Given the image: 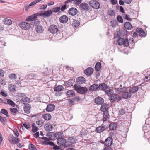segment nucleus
<instances>
[{
    "instance_id": "1",
    "label": "nucleus",
    "mask_w": 150,
    "mask_h": 150,
    "mask_svg": "<svg viewBox=\"0 0 150 150\" xmlns=\"http://www.w3.org/2000/svg\"><path fill=\"white\" fill-rule=\"evenodd\" d=\"M73 88L78 93L81 94H85L88 91L87 88L81 87L79 85L75 84L73 86Z\"/></svg>"
},
{
    "instance_id": "2",
    "label": "nucleus",
    "mask_w": 150,
    "mask_h": 150,
    "mask_svg": "<svg viewBox=\"0 0 150 150\" xmlns=\"http://www.w3.org/2000/svg\"><path fill=\"white\" fill-rule=\"evenodd\" d=\"M117 42L119 46L123 45L125 47H127L129 45V42L127 38L124 39L123 38L119 37Z\"/></svg>"
},
{
    "instance_id": "3",
    "label": "nucleus",
    "mask_w": 150,
    "mask_h": 150,
    "mask_svg": "<svg viewBox=\"0 0 150 150\" xmlns=\"http://www.w3.org/2000/svg\"><path fill=\"white\" fill-rule=\"evenodd\" d=\"M89 4L90 6L93 8L97 9L100 8V3L96 1H90L89 2Z\"/></svg>"
},
{
    "instance_id": "4",
    "label": "nucleus",
    "mask_w": 150,
    "mask_h": 150,
    "mask_svg": "<svg viewBox=\"0 0 150 150\" xmlns=\"http://www.w3.org/2000/svg\"><path fill=\"white\" fill-rule=\"evenodd\" d=\"M20 28L25 30H28L30 28V23L26 22H23L21 23L20 24Z\"/></svg>"
},
{
    "instance_id": "5",
    "label": "nucleus",
    "mask_w": 150,
    "mask_h": 150,
    "mask_svg": "<svg viewBox=\"0 0 150 150\" xmlns=\"http://www.w3.org/2000/svg\"><path fill=\"white\" fill-rule=\"evenodd\" d=\"M79 8L80 10L88 11L90 10V8L88 4L83 2L81 3L79 6Z\"/></svg>"
},
{
    "instance_id": "6",
    "label": "nucleus",
    "mask_w": 150,
    "mask_h": 150,
    "mask_svg": "<svg viewBox=\"0 0 150 150\" xmlns=\"http://www.w3.org/2000/svg\"><path fill=\"white\" fill-rule=\"evenodd\" d=\"M49 30L52 34H55L59 31L57 26L54 25H51L49 27Z\"/></svg>"
},
{
    "instance_id": "7",
    "label": "nucleus",
    "mask_w": 150,
    "mask_h": 150,
    "mask_svg": "<svg viewBox=\"0 0 150 150\" xmlns=\"http://www.w3.org/2000/svg\"><path fill=\"white\" fill-rule=\"evenodd\" d=\"M57 141L58 145L60 146H64L67 143L66 140L63 137L57 139Z\"/></svg>"
},
{
    "instance_id": "8",
    "label": "nucleus",
    "mask_w": 150,
    "mask_h": 150,
    "mask_svg": "<svg viewBox=\"0 0 150 150\" xmlns=\"http://www.w3.org/2000/svg\"><path fill=\"white\" fill-rule=\"evenodd\" d=\"M113 139L112 137H108L104 141L105 145L109 147L112 143Z\"/></svg>"
},
{
    "instance_id": "9",
    "label": "nucleus",
    "mask_w": 150,
    "mask_h": 150,
    "mask_svg": "<svg viewBox=\"0 0 150 150\" xmlns=\"http://www.w3.org/2000/svg\"><path fill=\"white\" fill-rule=\"evenodd\" d=\"M94 102L97 104L102 105L103 104L104 100L101 97L98 96L95 99Z\"/></svg>"
},
{
    "instance_id": "10",
    "label": "nucleus",
    "mask_w": 150,
    "mask_h": 150,
    "mask_svg": "<svg viewBox=\"0 0 150 150\" xmlns=\"http://www.w3.org/2000/svg\"><path fill=\"white\" fill-rule=\"evenodd\" d=\"M106 128L105 126H100L96 128L95 131L97 133H100L106 130Z\"/></svg>"
},
{
    "instance_id": "11",
    "label": "nucleus",
    "mask_w": 150,
    "mask_h": 150,
    "mask_svg": "<svg viewBox=\"0 0 150 150\" xmlns=\"http://www.w3.org/2000/svg\"><path fill=\"white\" fill-rule=\"evenodd\" d=\"M31 108V105L28 103L24 104V110L27 114H29Z\"/></svg>"
},
{
    "instance_id": "12",
    "label": "nucleus",
    "mask_w": 150,
    "mask_h": 150,
    "mask_svg": "<svg viewBox=\"0 0 150 150\" xmlns=\"http://www.w3.org/2000/svg\"><path fill=\"white\" fill-rule=\"evenodd\" d=\"M76 82L78 84L84 83L86 82V79L83 77L80 76L76 79Z\"/></svg>"
},
{
    "instance_id": "13",
    "label": "nucleus",
    "mask_w": 150,
    "mask_h": 150,
    "mask_svg": "<svg viewBox=\"0 0 150 150\" xmlns=\"http://www.w3.org/2000/svg\"><path fill=\"white\" fill-rule=\"evenodd\" d=\"M55 108V106L54 104H49L47 106L45 110L47 112H51L54 110Z\"/></svg>"
},
{
    "instance_id": "14",
    "label": "nucleus",
    "mask_w": 150,
    "mask_h": 150,
    "mask_svg": "<svg viewBox=\"0 0 150 150\" xmlns=\"http://www.w3.org/2000/svg\"><path fill=\"white\" fill-rule=\"evenodd\" d=\"M77 12L78 11L77 9L74 7L70 8L68 11L69 14L72 16L76 15Z\"/></svg>"
},
{
    "instance_id": "15",
    "label": "nucleus",
    "mask_w": 150,
    "mask_h": 150,
    "mask_svg": "<svg viewBox=\"0 0 150 150\" xmlns=\"http://www.w3.org/2000/svg\"><path fill=\"white\" fill-rule=\"evenodd\" d=\"M99 90H101L104 91H105L108 88V86L107 84L104 83H102L98 86Z\"/></svg>"
},
{
    "instance_id": "16",
    "label": "nucleus",
    "mask_w": 150,
    "mask_h": 150,
    "mask_svg": "<svg viewBox=\"0 0 150 150\" xmlns=\"http://www.w3.org/2000/svg\"><path fill=\"white\" fill-rule=\"evenodd\" d=\"M59 21L61 23H66L68 20V17L65 15L61 16L59 18Z\"/></svg>"
},
{
    "instance_id": "17",
    "label": "nucleus",
    "mask_w": 150,
    "mask_h": 150,
    "mask_svg": "<svg viewBox=\"0 0 150 150\" xmlns=\"http://www.w3.org/2000/svg\"><path fill=\"white\" fill-rule=\"evenodd\" d=\"M136 31L138 33L139 36L145 37L146 34L145 32L141 28H137Z\"/></svg>"
},
{
    "instance_id": "18",
    "label": "nucleus",
    "mask_w": 150,
    "mask_h": 150,
    "mask_svg": "<svg viewBox=\"0 0 150 150\" xmlns=\"http://www.w3.org/2000/svg\"><path fill=\"white\" fill-rule=\"evenodd\" d=\"M99 90L98 86L96 84H94L91 85L89 88V90L91 91H96Z\"/></svg>"
},
{
    "instance_id": "19",
    "label": "nucleus",
    "mask_w": 150,
    "mask_h": 150,
    "mask_svg": "<svg viewBox=\"0 0 150 150\" xmlns=\"http://www.w3.org/2000/svg\"><path fill=\"white\" fill-rule=\"evenodd\" d=\"M126 89V87L123 86L121 85H120L118 87L117 86L115 88V89L119 92L124 91Z\"/></svg>"
},
{
    "instance_id": "20",
    "label": "nucleus",
    "mask_w": 150,
    "mask_h": 150,
    "mask_svg": "<svg viewBox=\"0 0 150 150\" xmlns=\"http://www.w3.org/2000/svg\"><path fill=\"white\" fill-rule=\"evenodd\" d=\"M93 72V69L91 67H89L86 69L84 71L85 74L88 76L92 74Z\"/></svg>"
},
{
    "instance_id": "21",
    "label": "nucleus",
    "mask_w": 150,
    "mask_h": 150,
    "mask_svg": "<svg viewBox=\"0 0 150 150\" xmlns=\"http://www.w3.org/2000/svg\"><path fill=\"white\" fill-rule=\"evenodd\" d=\"M132 95L131 93L129 91L124 92L122 95V97L123 98L125 99H127L129 98Z\"/></svg>"
},
{
    "instance_id": "22",
    "label": "nucleus",
    "mask_w": 150,
    "mask_h": 150,
    "mask_svg": "<svg viewBox=\"0 0 150 150\" xmlns=\"http://www.w3.org/2000/svg\"><path fill=\"white\" fill-rule=\"evenodd\" d=\"M109 105L106 103H103L102 104L100 110L101 111L103 112H106L108 108Z\"/></svg>"
},
{
    "instance_id": "23",
    "label": "nucleus",
    "mask_w": 150,
    "mask_h": 150,
    "mask_svg": "<svg viewBox=\"0 0 150 150\" xmlns=\"http://www.w3.org/2000/svg\"><path fill=\"white\" fill-rule=\"evenodd\" d=\"M37 15L34 14L27 17L26 19V21H33L37 18Z\"/></svg>"
},
{
    "instance_id": "24",
    "label": "nucleus",
    "mask_w": 150,
    "mask_h": 150,
    "mask_svg": "<svg viewBox=\"0 0 150 150\" xmlns=\"http://www.w3.org/2000/svg\"><path fill=\"white\" fill-rule=\"evenodd\" d=\"M36 31L38 33H41L43 32L44 29L43 27L40 25H37L35 28Z\"/></svg>"
},
{
    "instance_id": "25",
    "label": "nucleus",
    "mask_w": 150,
    "mask_h": 150,
    "mask_svg": "<svg viewBox=\"0 0 150 150\" xmlns=\"http://www.w3.org/2000/svg\"><path fill=\"white\" fill-rule=\"evenodd\" d=\"M74 81L72 80H69L66 81L64 83V85L67 87L72 86L74 83Z\"/></svg>"
},
{
    "instance_id": "26",
    "label": "nucleus",
    "mask_w": 150,
    "mask_h": 150,
    "mask_svg": "<svg viewBox=\"0 0 150 150\" xmlns=\"http://www.w3.org/2000/svg\"><path fill=\"white\" fill-rule=\"evenodd\" d=\"M138 90V87L137 86H134L129 88V91L131 93H134L137 92Z\"/></svg>"
},
{
    "instance_id": "27",
    "label": "nucleus",
    "mask_w": 150,
    "mask_h": 150,
    "mask_svg": "<svg viewBox=\"0 0 150 150\" xmlns=\"http://www.w3.org/2000/svg\"><path fill=\"white\" fill-rule=\"evenodd\" d=\"M52 13L53 11L52 10H49L44 12L42 15L44 16L45 17H47L50 16L52 14Z\"/></svg>"
},
{
    "instance_id": "28",
    "label": "nucleus",
    "mask_w": 150,
    "mask_h": 150,
    "mask_svg": "<svg viewBox=\"0 0 150 150\" xmlns=\"http://www.w3.org/2000/svg\"><path fill=\"white\" fill-rule=\"evenodd\" d=\"M132 25L129 22H126L124 24V27L127 30H130L132 28Z\"/></svg>"
},
{
    "instance_id": "29",
    "label": "nucleus",
    "mask_w": 150,
    "mask_h": 150,
    "mask_svg": "<svg viewBox=\"0 0 150 150\" xmlns=\"http://www.w3.org/2000/svg\"><path fill=\"white\" fill-rule=\"evenodd\" d=\"M117 99V96L116 94H112L109 98L110 102L111 103L114 102Z\"/></svg>"
},
{
    "instance_id": "30",
    "label": "nucleus",
    "mask_w": 150,
    "mask_h": 150,
    "mask_svg": "<svg viewBox=\"0 0 150 150\" xmlns=\"http://www.w3.org/2000/svg\"><path fill=\"white\" fill-rule=\"evenodd\" d=\"M66 94L68 97H73L75 96L74 92L72 90H68L66 92Z\"/></svg>"
},
{
    "instance_id": "31",
    "label": "nucleus",
    "mask_w": 150,
    "mask_h": 150,
    "mask_svg": "<svg viewBox=\"0 0 150 150\" xmlns=\"http://www.w3.org/2000/svg\"><path fill=\"white\" fill-rule=\"evenodd\" d=\"M45 129L47 131H51L52 130V125L50 124L47 123L44 126Z\"/></svg>"
},
{
    "instance_id": "32",
    "label": "nucleus",
    "mask_w": 150,
    "mask_h": 150,
    "mask_svg": "<svg viewBox=\"0 0 150 150\" xmlns=\"http://www.w3.org/2000/svg\"><path fill=\"white\" fill-rule=\"evenodd\" d=\"M109 127L110 130H114L117 127V124L113 122L109 125Z\"/></svg>"
},
{
    "instance_id": "33",
    "label": "nucleus",
    "mask_w": 150,
    "mask_h": 150,
    "mask_svg": "<svg viewBox=\"0 0 150 150\" xmlns=\"http://www.w3.org/2000/svg\"><path fill=\"white\" fill-rule=\"evenodd\" d=\"M64 87L63 86L61 85H58L57 86L55 87L54 89L55 91L59 92L62 91Z\"/></svg>"
},
{
    "instance_id": "34",
    "label": "nucleus",
    "mask_w": 150,
    "mask_h": 150,
    "mask_svg": "<svg viewBox=\"0 0 150 150\" xmlns=\"http://www.w3.org/2000/svg\"><path fill=\"white\" fill-rule=\"evenodd\" d=\"M42 117L46 120H49L51 118V115L49 113L44 114L43 115Z\"/></svg>"
},
{
    "instance_id": "35",
    "label": "nucleus",
    "mask_w": 150,
    "mask_h": 150,
    "mask_svg": "<svg viewBox=\"0 0 150 150\" xmlns=\"http://www.w3.org/2000/svg\"><path fill=\"white\" fill-rule=\"evenodd\" d=\"M10 110L13 115H15L18 112V110L16 108H11L10 109Z\"/></svg>"
},
{
    "instance_id": "36",
    "label": "nucleus",
    "mask_w": 150,
    "mask_h": 150,
    "mask_svg": "<svg viewBox=\"0 0 150 150\" xmlns=\"http://www.w3.org/2000/svg\"><path fill=\"white\" fill-rule=\"evenodd\" d=\"M28 77L30 79H37L38 77V76L36 74L32 73L30 74L28 76Z\"/></svg>"
},
{
    "instance_id": "37",
    "label": "nucleus",
    "mask_w": 150,
    "mask_h": 150,
    "mask_svg": "<svg viewBox=\"0 0 150 150\" xmlns=\"http://www.w3.org/2000/svg\"><path fill=\"white\" fill-rule=\"evenodd\" d=\"M107 14L110 16H115V12L113 10L109 9L107 11Z\"/></svg>"
},
{
    "instance_id": "38",
    "label": "nucleus",
    "mask_w": 150,
    "mask_h": 150,
    "mask_svg": "<svg viewBox=\"0 0 150 150\" xmlns=\"http://www.w3.org/2000/svg\"><path fill=\"white\" fill-rule=\"evenodd\" d=\"M63 136V135L62 133L59 132L56 133H54V137L57 139L59 138L62 137Z\"/></svg>"
},
{
    "instance_id": "39",
    "label": "nucleus",
    "mask_w": 150,
    "mask_h": 150,
    "mask_svg": "<svg viewBox=\"0 0 150 150\" xmlns=\"http://www.w3.org/2000/svg\"><path fill=\"white\" fill-rule=\"evenodd\" d=\"M32 131L33 132L35 133L38 130V128L34 123L32 124Z\"/></svg>"
},
{
    "instance_id": "40",
    "label": "nucleus",
    "mask_w": 150,
    "mask_h": 150,
    "mask_svg": "<svg viewBox=\"0 0 150 150\" xmlns=\"http://www.w3.org/2000/svg\"><path fill=\"white\" fill-rule=\"evenodd\" d=\"M101 67V64L100 62H97L95 66V70L97 71H99Z\"/></svg>"
},
{
    "instance_id": "41",
    "label": "nucleus",
    "mask_w": 150,
    "mask_h": 150,
    "mask_svg": "<svg viewBox=\"0 0 150 150\" xmlns=\"http://www.w3.org/2000/svg\"><path fill=\"white\" fill-rule=\"evenodd\" d=\"M75 142V140L74 138L72 137H69L67 143H69L71 145L72 144L74 143Z\"/></svg>"
},
{
    "instance_id": "42",
    "label": "nucleus",
    "mask_w": 150,
    "mask_h": 150,
    "mask_svg": "<svg viewBox=\"0 0 150 150\" xmlns=\"http://www.w3.org/2000/svg\"><path fill=\"white\" fill-rule=\"evenodd\" d=\"M80 24V23L79 21L74 19L73 23H72V26L76 28L78 27L79 25Z\"/></svg>"
},
{
    "instance_id": "43",
    "label": "nucleus",
    "mask_w": 150,
    "mask_h": 150,
    "mask_svg": "<svg viewBox=\"0 0 150 150\" xmlns=\"http://www.w3.org/2000/svg\"><path fill=\"white\" fill-rule=\"evenodd\" d=\"M109 116V114L108 111L105 112L103 113V120L104 121H105L107 120V119L108 118Z\"/></svg>"
},
{
    "instance_id": "44",
    "label": "nucleus",
    "mask_w": 150,
    "mask_h": 150,
    "mask_svg": "<svg viewBox=\"0 0 150 150\" xmlns=\"http://www.w3.org/2000/svg\"><path fill=\"white\" fill-rule=\"evenodd\" d=\"M54 133L52 132H48L47 136L49 139V140H51L52 139L53 136L54 137Z\"/></svg>"
},
{
    "instance_id": "45",
    "label": "nucleus",
    "mask_w": 150,
    "mask_h": 150,
    "mask_svg": "<svg viewBox=\"0 0 150 150\" xmlns=\"http://www.w3.org/2000/svg\"><path fill=\"white\" fill-rule=\"evenodd\" d=\"M0 113L4 114L8 117H9L7 111L5 109H2L0 111Z\"/></svg>"
},
{
    "instance_id": "46",
    "label": "nucleus",
    "mask_w": 150,
    "mask_h": 150,
    "mask_svg": "<svg viewBox=\"0 0 150 150\" xmlns=\"http://www.w3.org/2000/svg\"><path fill=\"white\" fill-rule=\"evenodd\" d=\"M11 140L13 143H16L20 141L19 139L17 137L13 136L12 137Z\"/></svg>"
},
{
    "instance_id": "47",
    "label": "nucleus",
    "mask_w": 150,
    "mask_h": 150,
    "mask_svg": "<svg viewBox=\"0 0 150 150\" xmlns=\"http://www.w3.org/2000/svg\"><path fill=\"white\" fill-rule=\"evenodd\" d=\"M12 21L9 19L8 18H6L5 20L4 24L6 25H9L11 24L12 23Z\"/></svg>"
},
{
    "instance_id": "48",
    "label": "nucleus",
    "mask_w": 150,
    "mask_h": 150,
    "mask_svg": "<svg viewBox=\"0 0 150 150\" xmlns=\"http://www.w3.org/2000/svg\"><path fill=\"white\" fill-rule=\"evenodd\" d=\"M36 124L40 126L41 127L43 125V120H39L38 121H37L36 122Z\"/></svg>"
},
{
    "instance_id": "49",
    "label": "nucleus",
    "mask_w": 150,
    "mask_h": 150,
    "mask_svg": "<svg viewBox=\"0 0 150 150\" xmlns=\"http://www.w3.org/2000/svg\"><path fill=\"white\" fill-rule=\"evenodd\" d=\"M16 87L14 85H11L10 86L9 88V90L12 92L15 91L16 90Z\"/></svg>"
},
{
    "instance_id": "50",
    "label": "nucleus",
    "mask_w": 150,
    "mask_h": 150,
    "mask_svg": "<svg viewBox=\"0 0 150 150\" xmlns=\"http://www.w3.org/2000/svg\"><path fill=\"white\" fill-rule=\"evenodd\" d=\"M6 42L3 39L0 38V47H2V46H4L6 45Z\"/></svg>"
},
{
    "instance_id": "51",
    "label": "nucleus",
    "mask_w": 150,
    "mask_h": 150,
    "mask_svg": "<svg viewBox=\"0 0 150 150\" xmlns=\"http://www.w3.org/2000/svg\"><path fill=\"white\" fill-rule=\"evenodd\" d=\"M88 134V131L86 130H82L80 132V135L81 136L83 137Z\"/></svg>"
},
{
    "instance_id": "52",
    "label": "nucleus",
    "mask_w": 150,
    "mask_h": 150,
    "mask_svg": "<svg viewBox=\"0 0 150 150\" xmlns=\"http://www.w3.org/2000/svg\"><path fill=\"white\" fill-rule=\"evenodd\" d=\"M7 102L8 104L13 106H14L15 105L14 102L12 100H11L10 99H7Z\"/></svg>"
},
{
    "instance_id": "53",
    "label": "nucleus",
    "mask_w": 150,
    "mask_h": 150,
    "mask_svg": "<svg viewBox=\"0 0 150 150\" xmlns=\"http://www.w3.org/2000/svg\"><path fill=\"white\" fill-rule=\"evenodd\" d=\"M29 149L32 150H37L35 146L32 144H30L29 145Z\"/></svg>"
},
{
    "instance_id": "54",
    "label": "nucleus",
    "mask_w": 150,
    "mask_h": 150,
    "mask_svg": "<svg viewBox=\"0 0 150 150\" xmlns=\"http://www.w3.org/2000/svg\"><path fill=\"white\" fill-rule=\"evenodd\" d=\"M9 77L12 80L15 79L17 78V76L16 74L13 73H11L9 75Z\"/></svg>"
},
{
    "instance_id": "55",
    "label": "nucleus",
    "mask_w": 150,
    "mask_h": 150,
    "mask_svg": "<svg viewBox=\"0 0 150 150\" xmlns=\"http://www.w3.org/2000/svg\"><path fill=\"white\" fill-rule=\"evenodd\" d=\"M60 9V7H56L53 8L52 11L54 13H57L59 11Z\"/></svg>"
},
{
    "instance_id": "56",
    "label": "nucleus",
    "mask_w": 150,
    "mask_h": 150,
    "mask_svg": "<svg viewBox=\"0 0 150 150\" xmlns=\"http://www.w3.org/2000/svg\"><path fill=\"white\" fill-rule=\"evenodd\" d=\"M23 126L27 129H28L30 128V125L28 122H25L23 124Z\"/></svg>"
},
{
    "instance_id": "57",
    "label": "nucleus",
    "mask_w": 150,
    "mask_h": 150,
    "mask_svg": "<svg viewBox=\"0 0 150 150\" xmlns=\"http://www.w3.org/2000/svg\"><path fill=\"white\" fill-rule=\"evenodd\" d=\"M117 21L120 23H122L123 22V18L120 15H118L117 17Z\"/></svg>"
},
{
    "instance_id": "58",
    "label": "nucleus",
    "mask_w": 150,
    "mask_h": 150,
    "mask_svg": "<svg viewBox=\"0 0 150 150\" xmlns=\"http://www.w3.org/2000/svg\"><path fill=\"white\" fill-rule=\"evenodd\" d=\"M6 120V117H1L0 116V121L4 125H5Z\"/></svg>"
},
{
    "instance_id": "59",
    "label": "nucleus",
    "mask_w": 150,
    "mask_h": 150,
    "mask_svg": "<svg viewBox=\"0 0 150 150\" xmlns=\"http://www.w3.org/2000/svg\"><path fill=\"white\" fill-rule=\"evenodd\" d=\"M30 100V99L28 97H25L23 98L21 100V103L23 102H28Z\"/></svg>"
},
{
    "instance_id": "60",
    "label": "nucleus",
    "mask_w": 150,
    "mask_h": 150,
    "mask_svg": "<svg viewBox=\"0 0 150 150\" xmlns=\"http://www.w3.org/2000/svg\"><path fill=\"white\" fill-rule=\"evenodd\" d=\"M105 91L108 96H111L113 94V91L112 90H108Z\"/></svg>"
},
{
    "instance_id": "61",
    "label": "nucleus",
    "mask_w": 150,
    "mask_h": 150,
    "mask_svg": "<svg viewBox=\"0 0 150 150\" xmlns=\"http://www.w3.org/2000/svg\"><path fill=\"white\" fill-rule=\"evenodd\" d=\"M111 26L113 27H115L116 25H117V23L116 21H111Z\"/></svg>"
},
{
    "instance_id": "62",
    "label": "nucleus",
    "mask_w": 150,
    "mask_h": 150,
    "mask_svg": "<svg viewBox=\"0 0 150 150\" xmlns=\"http://www.w3.org/2000/svg\"><path fill=\"white\" fill-rule=\"evenodd\" d=\"M82 0H74V2L76 5H78L82 1Z\"/></svg>"
},
{
    "instance_id": "63",
    "label": "nucleus",
    "mask_w": 150,
    "mask_h": 150,
    "mask_svg": "<svg viewBox=\"0 0 150 150\" xmlns=\"http://www.w3.org/2000/svg\"><path fill=\"white\" fill-rule=\"evenodd\" d=\"M47 6L46 4L42 5L40 7V9H45L47 8Z\"/></svg>"
},
{
    "instance_id": "64",
    "label": "nucleus",
    "mask_w": 150,
    "mask_h": 150,
    "mask_svg": "<svg viewBox=\"0 0 150 150\" xmlns=\"http://www.w3.org/2000/svg\"><path fill=\"white\" fill-rule=\"evenodd\" d=\"M53 149L55 150H62L57 145H54L53 148Z\"/></svg>"
}]
</instances>
